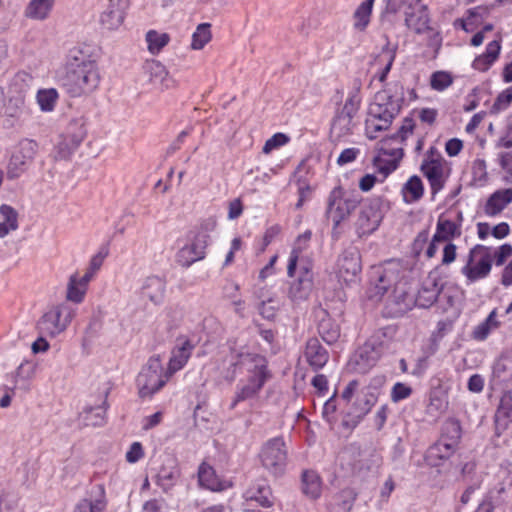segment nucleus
I'll list each match as a JSON object with an SVG mask.
<instances>
[{
    "mask_svg": "<svg viewBox=\"0 0 512 512\" xmlns=\"http://www.w3.org/2000/svg\"><path fill=\"white\" fill-rule=\"evenodd\" d=\"M341 398L350 405L348 416L343 420V426L356 427L376 404L378 395L371 387H362L358 380L350 381L342 391Z\"/></svg>",
    "mask_w": 512,
    "mask_h": 512,
    "instance_id": "7ed1b4c3",
    "label": "nucleus"
},
{
    "mask_svg": "<svg viewBox=\"0 0 512 512\" xmlns=\"http://www.w3.org/2000/svg\"><path fill=\"white\" fill-rule=\"evenodd\" d=\"M58 92L54 88L41 89L36 94V101L41 111L51 112L58 100Z\"/></svg>",
    "mask_w": 512,
    "mask_h": 512,
    "instance_id": "a18cd8bd",
    "label": "nucleus"
},
{
    "mask_svg": "<svg viewBox=\"0 0 512 512\" xmlns=\"http://www.w3.org/2000/svg\"><path fill=\"white\" fill-rule=\"evenodd\" d=\"M312 233L310 230L305 231L300 234L293 245V248L290 253L288 266H287V274L289 277H293L295 274V270L297 267V262L301 253L307 249L309 242L311 240Z\"/></svg>",
    "mask_w": 512,
    "mask_h": 512,
    "instance_id": "bb28decb",
    "label": "nucleus"
},
{
    "mask_svg": "<svg viewBox=\"0 0 512 512\" xmlns=\"http://www.w3.org/2000/svg\"><path fill=\"white\" fill-rule=\"evenodd\" d=\"M99 67L94 59L81 51L70 54L65 66L63 86L72 97H81L94 92L100 84Z\"/></svg>",
    "mask_w": 512,
    "mask_h": 512,
    "instance_id": "f03ea898",
    "label": "nucleus"
},
{
    "mask_svg": "<svg viewBox=\"0 0 512 512\" xmlns=\"http://www.w3.org/2000/svg\"><path fill=\"white\" fill-rule=\"evenodd\" d=\"M170 375L165 372L160 356H152L139 372L136 385L141 398L152 397L168 381Z\"/></svg>",
    "mask_w": 512,
    "mask_h": 512,
    "instance_id": "39448f33",
    "label": "nucleus"
},
{
    "mask_svg": "<svg viewBox=\"0 0 512 512\" xmlns=\"http://www.w3.org/2000/svg\"><path fill=\"white\" fill-rule=\"evenodd\" d=\"M379 356L378 351H376L372 345L368 343L364 344L356 355L355 363L357 371L360 373L367 372L377 363Z\"/></svg>",
    "mask_w": 512,
    "mask_h": 512,
    "instance_id": "c85d7f7f",
    "label": "nucleus"
},
{
    "mask_svg": "<svg viewBox=\"0 0 512 512\" xmlns=\"http://www.w3.org/2000/svg\"><path fill=\"white\" fill-rule=\"evenodd\" d=\"M180 472L175 466L162 468L157 475V483L164 491H169L177 482Z\"/></svg>",
    "mask_w": 512,
    "mask_h": 512,
    "instance_id": "3c124183",
    "label": "nucleus"
},
{
    "mask_svg": "<svg viewBox=\"0 0 512 512\" xmlns=\"http://www.w3.org/2000/svg\"><path fill=\"white\" fill-rule=\"evenodd\" d=\"M302 490L311 499H316L322 491L321 480L314 471H305L302 475Z\"/></svg>",
    "mask_w": 512,
    "mask_h": 512,
    "instance_id": "c9c22d12",
    "label": "nucleus"
},
{
    "mask_svg": "<svg viewBox=\"0 0 512 512\" xmlns=\"http://www.w3.org/2000/svg\"><path fill=\"white\" fill-rule=\"evenodd\" d=\"M383 218L379 200H372L365 203L358 214L355 222L359 236L373 233L380 225Z\"/></svg>",
    "mask_w": 512,
    "mask_h": 512,
    "instance_id": "f8f14e48",
    "label": "nucleus"
},
{
    "mask_svg": "<svg viewBox=\"0 0 512 512\" xmlns=\"http://www.w3.org/2000/svg\"><path fill=\"white\" fill-rule=\"evenodd\" d=\"M124 18L125 12L106 7L101 15L100 21L106 29L115 30L122 25Z\"/></svg>",
    "mask_w": 512,
    "mask_h": 512,
    "instance_id": "de8ad7c7",
    "label": "nucleus"
},
{
    "mask_svg": "<svg viewBox=\"0 0 512 512\" xmlns=\"http://www.w3.org/2000/svg\"><path fill=\"white\" fill-rule=\"evenodd\" d=\"M405 25L416 34H424L432 30L427 6L420 2L415 9L406 11Z\"/></svg>",
    "mask_w": 512,
    "mask_h": 512,
    "instance_id": "6ab92c4d",
    "label": "nucleus"
},
{
    "mask_svg": "<svg viewBox=\"0 0 512 512\" xmlns=\"http://www.w3.org/2000/svg\"><path fill=\"white\" fill-rule=\"evenodd\" d=\"M86 136L85 120L83 117L72 118L56 143L57 157L68 158L82 143Z\"/></svg>",
    "mask_w": 512,
    "mask_h": 512,
    "instance_id": "9d476101",
    "label": "nucleus"
},
{
    "mask_svg": "<svg viewBox=\"0 0 512 512\" xmlns=\"http://www.w3.org/2000/svg\"><path fill=\"white\" fill-rule=\"evenodd\" d=\"M424 190V184L419 176L409 177L401 188L403 202L406 204L418 202L423 197Z\"/></svg>",
    "mask_w": 512,
    "mask_h": 512,
    "instance_id": "5701e85b",
    "label": "nucleus"
},
{
    "mask_svg": "<svg viewBox=\"0 0 512 512\" xmlns=\"http://www.w3.org/2000/svg\"><path fill=\"white\" fill-rule=\"evenodd\" d=\"M412 393V389L410 386L398 382L396 383L391 391V399L393 402H398L400 400L408 398Z\"/></svg>",
    "mask_w": 512,
    "mask_h": 512,
    "instance_id": "e2e57ef3",
    "label": "nucleus"
},
{
    "mask_svg": "<svg viewBox=\"0 0 512 512\" xmlns=\"http://www.w3.org/2000/svg\"><path fill=\"white\" fill-rule=\"evenodd\" d=\"M353 126V117L339 112L333 120L331 135L336 139H340L349 135L352 132Z\"/></svg>",
    "mask_w": 512,
    "mask_h": 512,
    "instance_id": "a19ab883",
    "label": "nucleus"
},
{
    "mask_svg": "<svg viewBox=\"0 0 512 512\" xmlns=\"http://www.w3.org/2000/svg\"><path fill=\"white\" fill-rule=\"evenodd\" d=\"M212 39L211 26L208 23L199 24L192 34L190 48L202 50Z\"/></svg>",
    "mask_w": 512,
    "mask_h": 512,
    "instance_id": "79ce46f5",
    "label": "nucleus"
},
{
    "mask_svg": "<svg viewBox=\"0 0 512 512\" xmlns=\"http://www.w3.org/2000/svg\"><path fill=\"white\" fill-rule=\"evenodd\" d=\"M395 55V49L385 47L382 49V52L376 58V62L379 63L380 65H383L381 71L378 74V79L380 82H384L386 80L387 75L390 72L392 64L395 60Z\"/></svg>",
    "mask_w": 512,
    "mask_h": 512,
    "instance_id": "8fccbe9b",
    "label": "nucleus"
},
{
    "mask_svg": "<svg viewBox=\"0 0 512 512\" xmlns=\"http://www.w3.org/2000/svg\"><path fill=\"white\" fill-rule=\"evenodd\" d=\"M448 393L441 386L431 389L427 411L429 414L442 415L448 409Z\"/></svg>",
    "mask_w": 512,
    "mask_h": 512,
    "instance_id": "cd10ccee",
    "label": "nucleus"
},
{
    "mask_svg": "<svg viewBox=\"0 0 512 512\" xmlns=\"http://www.w3.org/2000/svg\"><path fill=\"white\" fill-rule=\"evenodd\" d=\"M144 455L142 445L139 442H134L129 450L126 452V460L129 463H136Z\"/></svg>",
    "mask_w": 512,
    "mask_h": 512,
    "instance_id": "338daca9",
    "label": "nucleus"
},
{
    "mask_svg": "<svg viewBox=\"0 0 512 512\" xmlns=\"http://www.w3.org/2000/svg\"><path fill=\"white\" fill-rule=\"evenodd\" d=\"M494 375L499 379H506L512 375V352L502 355L494 365Z\"/></svg>",
    "mask_w": 512,
    "mask_h": 512,
    "instance_id": "603ef678",
    "label": "nucleus"
},
{
    "mask_svg": "<svg viewBox=\"0 0 512 512\" xmlns=\"http://www.w3.org/2000/svg\"><path fill=\"white\" fill-rule=\"evenodd\" d=\"M404 272L405 270L399 261L391 260L377 268L374 271V277L388 292L400 282Z\"/></svg>",
    "mask_w": 512,
    "mask_h": 512,
    "instance_id": "a211bd4d",
    "label": "nucleus"
},
{
    "mask_svg": "<svg viewBox=\"0 0 512 512\" xmlns=\"http://www.w3.org/2000/svg\"><path fill=\"white\" fill-rule=\"evenodd\" d=\"M387 293L385 287L377 281V278L371 283L368 289V297L372 300L378 301Z\"/></svg>",
    "mask_w": 512,
    "mask_h": 512,
    "instance_id": "774afa93",
    "label": "nucleus"
},
{
    "mask_svg": "<svg viewBox=\"0 0 512 512\" xmlns=\"http://www.w3.org/2000/svg\"><path fill=\"white\" fill-rule=\"evenodd\" d=\"M498 163L506 173L505 181H512V152H500L498 154Z\"/></svg>",
    "mask_w": 512,
    "mask_h": 512,
    "instance_id": "680f3d73",
    "label": "nucleus"
},
{
    "mask_svg": "<svg viewBox=\"0 0 512 512\" xmlns=\"http://www.w3.org/2000/svg\"><path fill=\"white\" fill-rule=\"evenodd\" d=\"M206 236H197L193 241L183 246L176 255L177 263L185 268L190 267L193 263L204 259L207 247Z\"/></svg>",
    "mask_w": 512,
    "mask_h": 512,
    "instance_id": "dca6fc26",
    "label": "nucleus"
},
{
    "mask_svg": "<svg viewBox=\"0 0 512 512\" xmlns=\"http://www.w3.org/2000/svg\"><path fill=\"white\" fill-rule=\"evenodd\" d=\"M392 122L386 120L385 118L379 117L378 115H373L370 111H368V116L365 121V132L366 136L369 139H376L378 134L382 131L387 130Z\"/></svg>",
    "mask_w": 512,
    "mask_h": 512,
    "instance_id": "58836bf2",
    "label": "nucleus"
},
{
    "mask_svg": "<svg viewBox=\"0 0 512 512\" xmlns=\"http://www.w3.org/2000/svg\"><path fill=\"white\" fill-rule=\"evenodd\" d=\"M401 109V101L393 97L389 91L382 90L376 93L369 110L373 115L385 118L392 122Z\"/></svg>",
    "mask_w": 512,
    "mask_h": 512,
    "instance_id": "2eb2a0df",
    "label": "nucleus"
},
{
    "mask_svg": "<svg viewBox=\"0 0 512 512\" xmlns=\"http://www.w3.org/2000/svg\"><path fill=\"white\" fill-rule=\"evenodd\" d=\"M461 235V226L456 222L439 217L434 234L435 241L451 242L452 239Z\"/></svg>",
    "mask_w": 512,
    "mask_h": 512,
    "instance_id": "393cba45",
    "label": "nucleus"
},
{
    "mask_svg": "<svg viewBox=\"0 0 512 512\" xmlns=\"http://www.w3.org/2000/svg\"><path fill=\"white\" fill-rule=\"evenodd\" d=\"M360 88L361 83L359 81H356L354 89L349 93L348 97L346 98L340 113L354 118V116L357 114L359 110L361 103Z\"/></svg>",
    "mask_w": 512,
    "mask_h": 512,
    "instance_id": "c03bdc74",
    "label": "nucleus"
},
{
    "mask_svg": "<svg viewBox=\"0 0 512 512\" xmlns=\"http://www.w3.org/2000/svg\"><path fill=\"white\" fill-rule=\"evenodd\" d=\"M453 83V78L450 73L445 71H437L431 75L430 85L432 89L443 91Z\"/></svg>",
    "mask_w": 512,
    "mask_h": 512,
    "instance_id": "5fc2aeb1",
    "label": "nucleus"
},
{
    "mask_svg": "<svg viewBox=\"0 0 512 512\" xmlns=\"http://www.w3.org/2000/svg\"><path fill=\"white\" fill-rule=\"evenodd\" d=\"M18 229V213L9 205L0 206V238Z\"/></svg>",
    "mask_w": 512,
    "mask_h": 512,
    "instance_id": "2f4dec72",
    "label": "nucleus"
},
{
    "mask_svg": "<svg viewBox=\"0 0 512 512\" xmlns=\"http://www.w3.org/2000/svg\"><path fill=\"white\" fill-rule=\"evenodd\" d=\"M501 46L496 40L491 41L486 48V52L477 57L473 62V67L477 70L485 71L497 59Z\"/></svg>",
    "mask_w": 512,
    "mask_h": 512,
    "instance_id": "e433bc0d",
    "label": "nucleus"
},
{
    "mask_svg": "<svg viewBox=\"0 0 512 512\" xmlns=\"http://www.w3.org/2000/svg\"><path fill=\"white\" fill-rule=\"evenodd\" d=\"M456 257H457V246L452 242L446 243V245L443 248V255H442L441 263L443 265H450L456 260Z\"/></svg>",
    "mask_w": 512,
    "mask_h": 512,
    "instance_id": "0e129e2a",
    "label": "nucleus"
},
{
    "mask_svg": "<svg viewBox=\"0 0 512 512\" xmlns=\"http://www.w3.org/2000/svg\"><path fill=\"white\" fill-rule=\"evenodd\" d=\"M313 288V273L309 266H303L299 276L293 280L288 289V297L293 302L306 300Z\"/></svg>",
    "mask_w": 512,
    "mask_h": 512,
    "instance_id": "f3484780",
    "label": "nucleus"
},
{
    "mask_svg": "<svg viewBox=\"0 0 512 512\" xmlns=\"http://www.w3.org/2000/svg\"><path fill=\"white\" fill-rule=\"evenodd\" d=\"M249 498L255 500L263 507H271L273 504V497L269 487L260 486L256 492L250 491Z\"/></svg>",
    "mask_w": 512,
    "mask_h": 512,
    "instance_id": "13d9d810",
    "label": "nucleus"
},
{
    "mask_svg": "<svg viewBox=\"0 0 512 512\" xmlns=\"http://www.w3.org/2000/svg\"><path fill=\"white\" fill-rule=\"evenodd\" d=\"M512 423V398L504 395L500 399L499 406L495 413V425L497 431H504Z\"/></svg>",
    "mask_w": 512,
    "mask_h": 512,
    "instance_id": "7c9ffc66",
    "label": "nucleus"
},
{
    "mask_svg": "<svg viewBox=\"0 0 512 512\" xmlns=\"http://www.w3.org/2000/svg\"><path fill=\"white\" fill-rule=\"evenodd\" d=\"M53 0H31L25 10L26 17L35 20H44L48 17Z\"/></svg>",
    "mask_w": 512,
    "mask_h": 512,
    "instance_id": "f704fd0d",
    "label": "nucleus"
},
{
    "mask_svg": "<svg viewBox=\"0 0 512 512\" xmlns=\"http://www.w3.org/2000/svg\"><path fill=\"white\" fill-rule=\"evenodd\" d=\"M462 429L460 422L456 419H448L442 427L440 440L457 448L461 439Z\"/></svg>",
    "mask_w": 512,
    "mask_h": 512,
    "instance_id": "72a5a7b5",
    "label": "nucleus"
},
{
    "mask_svg": "<svg viewBox=\"0 0 512 512\" xmlns=\"http://www.w3.org/2000/svg\"><path fill=\"white\" fill-rule=\"evenodd\" d=\"M492 269L491 249L484 245H475L470 249L467 262L461 272L469 283L487 277Z\"/></svg>",
    "mask_w": 512,
    "mask_h": 512,
    "instance_id": "6e6552de",
    "label": "nucleus"
},
{
    "mask_svg": "<svg viewBox=\"0 0 512 512\" xmlns=\"http://www.w3.org/2000/svg\"><path fill=\"white\" fill-rule=\"evenodd\" d=\"M305 356L309 365L315 370L321 369L328 361L327 351L316 339H310L307 342Z\"/></svg>",
    "mask_w": 512,
    "mask_h": 512,
    "instance_id": "b1692460",
    "label": "nucleus"
},
{
    "mask_svg": "<svg viewBox=\"0 0 512 512\" xmlns=\"http://www.w3.org/2000/svg\"><path fill=\"white\" fill-rule=\"evenodd\" d=\"M37 152V143L33 140H24L20 142L13 152L8 169L7 176L10 179L19 177L26 169L27 165L33 160Z\"/></svg>",
    "mask_w": 512,
    "mask_h": 512,
    "instance_id": "ddd939ff",
    "label": "nucleus"
},
{
    "mask_svg": "<svg viewBox=\"0 0 512 512\" xmlns=\"http://www.w3.org/2000/svg\"><path fill=\"white\" fill-rule=\"evenodd\" d=\"M420 171L427 179L430 187L431 197L435 199L451 176V163L447 161L436 148L431 147L423 157Z\"/></svg>",
    "mask_w": 512,
    "mask_h": 512,
    "instance_id": "20e7f679",
    "label": "nucleus"
},
{
    "mask_svg": "<svg viewBox=\"0 0 512 512\" xmlns=\"http://www.w3.org/2000/svg\"><path fill=\"white\" fill-rule=\"evenodd\" d=\"M286 459L287 451L281 437L272 438L263 445L260 460L262 466L271 474L275 476L282 474L285 470Z\"/></svg>",
    "mask_w": 512,
    "mask_h": 512,
    "instance_id": "9b49d317",
    "label": "nucleus"
},
{
    "mask_svg": "<svg viewBox=\"0 0 512 512\" xmlns=\"http://www.w3.org/2000/svg\"><path fill=\"white\" fill-rule=\"evenodd\" d=\"M499 326L500 322L497 320V312L496 310H493L485 319V321L474 328L472 331V337L477 341H483L487 339L490 333L497 329Z\"/></svg>",
    "mask_w": 512,
    "mask_h": 512,
    "instance_id": "4c0bfd02",
    "label": "nucleus"
},
{
    "mask_svg": "<svg viewBox=\"0 0 512 512\" xmlns=\"http://www.w3.org/2000/svg\"><path fill=\"white\" fill-rule=\"evenodd\" d=\"M512 256V245L505 243L499 246L492 254L496 266H502L505 261Z\"/></svg>",
    "mask_w": 512,
    "mask_h": 512,
    "instance_id": "052dcab7",
    "label": "nucleus"
},
{
    "mask_svg": "<svg viewBox=\"0 0 512 512\" xmlns=\"http://www.w3.org/2000/svg\"><path fill=\"white\" fill-rule=\"evenodd\" d=\"M86 291L87 288L78 281V275H71L67 284V300L74 303H81L84 300Z\"/></svg>",
    "mask_w": 512,
    "mask_h": 512,
    "instance_id": "09e8293b",
    "label": "nucleus"
},
{
    "mask_svg": "<svg viewBox=\"0 0 512 512\" xmlns=\"http://www.w3.org/2000/svg\"><path fill=\"white\" fill-rule=\"evenodd\" d=\"M146 70L149 72L151 80L154 82H160L165 89H171L176 86L175 80H173L165 66L159 61H150L146 63Z\"/></svg>",
    "mask_w": 512,
    "mask_h": 512,
    "instance_id": "473e14b6",
    "label": "nucleus"
},
{
    "mask_svg": "<svg viewBox=\"0 0 512 512\" xmlns=\"http://www.w3.org/2000/svg\"><path fill=\"white\" fill-rule=\"evenodd\" d=\"M169 41L170 36L165 32L150 30L146 33L148 51L153 55L158 54L169 43Z\"/></svg>",
    "mask_w": 512,
    "mask_h": 512,
    "instance_id": "37998d69",
    "label": "nucleus"
},
{
    "mask_svg": "<svg viewBox=\"0 0 512 512\" xmlns=\"http://www.w3.org/2000/svg\"><path fill=\"white\" fill-rule=\"evenodd\" d=\"M403 143L393 135L378 143L377 154L373 158V166L382 175L383 180L397 169L403 158Z\"/></svg>",
    "mask_w": 512,
    "mask_h": 512,
    "instance_id": "423d86ee",
    "label": "nucleus"
},
{
    "mask_svg": "<svg viewBox=\"0 0 512 512\" xmlns=\"http://www.w3.org/2000/svg\"><path fill=\"white\" fill-rule=\"evenodd\" d=\"M73 317L74 311L67 304L54 305L44 313L38 327L42 333L55 337L67 329Z\"/></svg>",
    "mask_w": 512,
    "mask_h": 512,
    "instance_id": "1a4fd4ad",
    "label": "nucleus"
},
{
    "mask_svg": "<svg viewBox=\"0 0 512 512\" xmlns=\"http://www.w3.org/2000/svg\"><path fill=\"white\" fill-rule=\"evenodd\" d=\"M289 141V137L284 133H276L272 137L266 140L262 152L264 154H270L273 150L278 149Z\"/></svg>",
    "mask_w": 512,
    "mask_h": 512,
    "instance_id": "bf43d9fd",
    "label": "nucleus"
},
{
    "mask_svg": "<svg viewBox=\"0 0 512 512\" xmlns=\"http://www.w3.org/2000/svg\"><path fill=\"white\" fill-rule=\"evenodd\" d=\"M319 332L323 340L329 344L334 343L340 336L337 325H333L329 320H323L319 325Z\"/></svg>",
    "mask_w": 512,
    "mask_h": 512,
    "instance_id": "6e6d98bb",
    "label": "nucleus"
},
{
    "mask_svg": "<svg viewBox=\"0 0 512 512\" xmlns=\"http://www.w3.org/2000/svg\"><path fill=\"white\" fill-rule=\"evenodd\" d=\"M512 203V188L499 189L493 192L484 205V212L489 217L500 214Z\"/></svg>",
    "mask_w": 512,
    "mask_h": 512,
    "instance_id": "aec40b11",
    "label": "nucleus"
},
{
    "mask_svg": "<svg viewBox=\"0 0 512 512\" xmlns=\"http://www.w3.org/2000/svg\"><path fill=\"white\" fill-rule=\"evenodd\" d=\"M99 495L94 500L84 499L79 503V512H104L107 505L105 490L102 485L98 487Z\"/></svg>",
    "mask_w": 512,
    "mask_h": 512,
    "instance_id": "49530a36",
    "label": "nucleus"
},
{
    "mask_svg": "<svg viewBox=\"0 0 512 512\" xmlns=\"http://www.w3.org/2000/svg\"><path fill=\"white\" fill-rule=\"evenodd\" d=\"M414 130V121L411 118L404 119L401 127L398 132L394 134V137H399L401 142L403 143L405 139H407L410 135H412Z\"/></svg>",
    "mask_w": 512,
    "mask_h": 512,
    "instance_id": "69168bd1",
    "label": "nucleus"
},
{
    "mask_svg": "<svg viewBox=\"0 0 512 512\" xmlns=\"http://www.w3.org/2000/svg\"><path fill=\"white\" fill-rule=\"evenodd\" d=\"M164 290V283L158 277L147 278L142 287L143 295L154 303L162 301Z\"/></svg>",
    "mask_w": 512,
    "mask_h": 512,
    "instance_id": "ea45409f",
    "label": "nucleus"
},
{
    "mask_svg": "<svg viewBox=\"0 0 512 512\" xmlns=\"http://www.w3.org/2000/svg\"><path fill=\"white\" fill-rule=\"evenodd\" d=\"M193 349L194 346L189 340H184L179 346L174 348L167 371L170 376L185 366Z\"/></svg>",
    "mask_w": 512,
    "mask_h": 512,
    "instance_id": "4be33fe9",
    "label": "nucleus"
},
{
    "mask_svg": "<svg viewBox=\"0 0 512 512\" xmlns=\"http://www.w3.org/2000/svg\"><path fill=\"white\" fill-rule=\"evenodd\" d=\"M455 450L456 448L439 439L429 447L425 455V460L431 466H438L441 461L451 457Z\"/></svg>",
    "mask_w": 512,
    "mask_h": 512,
    "instance_id": "a878e982",
    "label": "nucleus"
},
{
    "mask_svg": "<svg viewBox=\"0 0 512 512\" xmlns=\"http://www.w3.org/2000/svg\"><path fill=\"white\" fill-rule=\"evenodd\" d=\"M226 289L227 297L232 300L231 303L234 307L235 313L241 317H244L245 301L236 295V293L239 291V285L236 283H231Z\"/></svg>",
    "mask_w": 512,
    "mask_h": 512,
    "instance_id": "4d7b16f0",
    "label": "nucleus"
},
{
    "mask_svg": "<svg viewBox=\"0 0 512 512\" xmlns=\"http://www.w3.org/2000/svg\"><path fill=\"white\" fill-rule=\"evenodd\" d=\"M421 0H386L385 12L389 14H396L402 10L404 12L415 9Z\"/></svg>",
    "mask_w": 512,
    "mask_h": 512,
    "instance_id": "864d4df0",
    "label": "nucleus"
},
{
    "mask_svg": "<svg viewBox=\"0 0 512 512\" xmlns=\"http://www.w3.org/2000/svg\"><path fill=\"white\" fill-rule=\"evenodd\" d=\"M198 484L200 487L211 491H222L226 488V482L216 474L214 468L206 462H202L198 468Z\"/></svg>",
    "mask_w": 512,
    "mask_h": 512,
    "instance_id": "412c9836",
    "label": "nucleus"
},
{
    "mask_svg": "<svg viewBox=\"0 0 512 512\" xmlns=\"http://www.w3.org/2000/svg\"><path fill=\"white\" fill-rule=\"evenodd\" d=\"M361 257L356 248L345 250L337 261V276L346 284L355 282L361 272Z\"/></svg>",
    "mask_w": 512,
    "mask_h": 512,
    "instance_id": "4468645a",
    "label": "nucleus"
},
{
    "mask_svg": "<svg viewBox=\"0 0 512 512\" xmlns=\"http://www.w3.org/2000/svg\"><path fill=\"white\" fill-rule=\"evenodd\" d=\"M375 0H364L353 13V27L356 31L363 32L370 24L372 9Z\"/></svg>",
    "mask_w": 512,
    "mask_h": 512,
    "instance_id": "c756f323",
    "label": "nucleus"
},
{
    "mask_svg": "<svg viewBox=\"0 0 512 512\" xmlns=\"http://www.w3.org/2000/svg\"><path fill=\"white\" fill-rule=\"evenodd\" d=\"M218 369L223 377L229 381L234 380L237 372L246 374L237 394V400H245L255 396L270 377L265 357L251 353L245 347L231 350Z\"/></svg>",
    "mask_w": 512,
    "mask_h": 512,
    "instance_id": "f257e3e1",
    "label": "nucleus"
},
{
    "mask_svg": "<svg viewBox=\"0 0 512 512\" xmlns=\"http://www.w3.org/2000/svg\"><path fill=\"white\" fill-rule=\"evenodd\" d=\"M359 204L357 195L344 190L342 187L334 188L328 197L326 215L333 222L334 228L346 221Z\"/></svg>",
    "mask_w": 512,
    "mask_h": 512,
    "instance_id": "0eeeda50",
    "label": "nucleus"
}]
</instances>
